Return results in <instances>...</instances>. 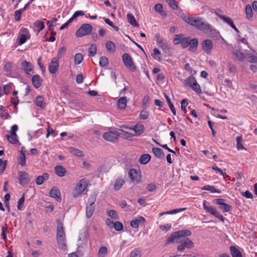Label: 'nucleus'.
I'll list each match as a JSON object with an SVG mask.
<instances>
[{
  "mask_svg": "<svg viewBox=\"0 0 257 257\" xmlns=\"http://www.w3.org/2000/svg\"><path fill=\"white\" fill-rule=\"evenodd\" d=\"M201 189L202 190H207L209 191L211 193H220L221 192L218 190H217L215 186H210V185H206L203 187Z\"/></svg>",
  "mask_w": 257,
  "mask_h": 257,
  "instance_id": "nucleus-35",
  "label": "nucleus"
},
{
  "mask_svg": "<svg viewBox=\"0 0 257 257\" xmlns=\"http://www.w3.org/2000/svg\"><path fill=\"white\" fill-rule=\"evenodd\" d=\"M59 65H49V71L51 74H55L58 70Z\"/></svg>",
  "mask_w": 257,
  "mask_h": 257,
  "instance_id": "nucleus-58",
  "label": "nucleus"
},
{
  "mask_svg": "<svg viewBox=\"0 0 257 257\" xmlns=\"http://www.w3.org/2000/svg\"><path fill=\"white\" fill-rule=\"evenodd\" d=\"M17 179L19 184L22 186H25L30 181L29 174L25 171H19L18 173Z\"/></svg>",
  "mask_w": 257,
  "mask_h": 257,
  "instance_id": "nucleus-9",
  "label": "nucleus"
},
{
  "mask_svg": "<svg viewBox=\"0 0 257 257\" xmlns=\"http://www.w3.org/2000/svg\"><path fill=\"white\" fill-rule=\"evenodd\" d=\"M117 105L119 108L123 109L126 106V98L123 96L119 98L117 101Z\"/></svg>",
  "mask_w": 257,
  "mask_h": 257,
  "instance_id": "nucleus-33",
  "label": "nucleus"
},
{
  "mask_svg": "<svg viewBox=\"0 0 257 257\" xmlns=\"http://www.w3.org/2000/svg\"><path fill=\"white\" fill-rule=\"evenodd\" d=\"M50 197L55 198L58 202H61L62 198L61 193L59 188L56 186H53L49 192Z\"/></svg>",
  "mask_w": 257,
  "mask_h": 257,
  "instance_id": "nucleus-13",
  "label": "nucleus"
},
{
  "mask_svg": "<svg viewBox=\"0 0 257 257\" xmlns=\"http://www.w3.org/2000/svg\"><path fill=\"white\" fill-rule=\"evenodd\" d=\"M245 59L249 63H257V56L252 53H245Z\"/></svg>",
  "mask_w": 257,
  "mask_h": 257,
  "instance_id": "nucleus-20",
  "label": "nucleus"
},
{
  "mask_svg": "<svg viewBox=\"0 0 257 257\" xmlns=\"http://www.w3.org/2000/svg\"><path fill=\"white\" fill-rule=\"evenodd\" d=\"M165 97L166 99L167 103L174 115H176V111L173 104L171 102L170 97L167 95L165 94Z\"/></svg>",
  "mask_w": 257,
  "mask_h": 257,
  "instance_id": "nucleus-37",
  "label": "nucleus"
},
{
  "mask_svg": "<svg viewBox=\"0 0 257 257\" xmlns=\"http://www.w3.org/2000/svg\"><path fill=\"white\" fill-rule=\"evenodd\" d=\"M97 48L95 44H92L90 45L88 50V55L89 56H94L96 52Z\"/></svg>",
  "mask_w": 257,
  "mask_h": 257,
  "instance_id": "nucleus-44",
  "label": "nucleus"
},
{
  "mask_svg": "<svg viewBox=\"0 0 257 257\" xmlns=\"http://www.w3.org/2000/svg\"><path fill=\"white\" fill-rule=\"evenodd\" d=\"M22 13L23 12L20 9L15 12L14 18L16 21L19 22L21 21Z\"/></svg>",
  "mask_w": 257,
  "mask_h": 257,
  "instance_id": "nucleus-50",
  "label": "nucleus"
},
{
  "mask_svg": "<svg viewBox=\"0 0 257 257\" xmlns=\"http://www.w3.org/2000/svg\"><path fill=\"white\" fill-rule=\"evenodd\" d=\"M132 130H134L138 135H140L144 132V126L143 125H136Z\"/></svg>",
  "mask_w": 257,
  "mask_h": 257,
  "instance_id": "nucleus-40",
  "label": "nucleus"
},
{
  "mask_svg": "<svg viewBox=\"0 0 257 257\" xmlns=\"http://www.w3.org/2000/svg\"><path fill=\"white\" fill-rule=\"evenodd\" d=\"M119 133L116 131L105 132L103 135V139L108 142L115 143L117 142Z\"/></svg>",
  "mask_w": 257,
  "mask_h": 257,
  "instance_id": "nucleus-10",
  "label": "nucleus"
},
{
  "mask_svg": "<svg viewBox=\"0 0 257 257\" xmlns=\"http://www.w3.org/2000/svg\"><path fill=\"white\" fill-rule=\"evenodd\" d=\"M87 243V239L84 234H80L79 236L77 245L79 247H83Z\"/></svg>",
  "mask_w": 257,
  "mask_h": 257,
  "instance_id": "nucleus-22",
  "label": "nucleus"
},
{
  "mask_svg": "<svg viewBox=\"0 0 257 257\" xmlns=\"http://www.w3.org/2000/svg\"><path fill=\"white\" fill-rule=\"evenodd\" d=\"M245 14L246 15V18L247 19L249 20H252L253 13L251 7L249 5H247L245 6Z\"/></svg>",
  "mask_w": 257,
  "mask_h": 257,
  "instance_id": "nucleus-38",
  "label": "nucleus"
},
{
  "mask_svg": "<svg viewBox=\"0 0 257 257\" xmlns=\"http://www.w3.org/2000/svg\"><path fill=\"white\" fill-rule=\"evenodd\" d=\"M56 239L59 248L63 251L67 249L66 234L63 228V223L59 219L57 220Z\"/></svg>",
  "mask_w": 257,
  "mask_h": 257,
  "instance_id": "nucleus-3",
  "label": "nucleus"
},
{
  "mask_svg": "<svg viewBox=\"0 0 257 257\" xmlns=\"http://www.w3.org/2000/svg\"><path fill=\"white\" fill-rule=\"evenodd\" d=\"M183 86L187 89H191L197 94L202 93L200 85L197 82L195 78L191 74L183 80Z\"/></svg>",
  "mask_w": 257,
  "mask_h": 257,
  "instance_id": "nucleus-4",
  "label": "nucleus"
},
{
  "mask_svg": "<svg viewBox=\"0 0 257 257\" xmlns=\"http://www.w3.org/2000/svg\"><path fill=\"white\" fill-rule=\"evenodd\" d=\"M150 103V97L148 95H146L144 97L143 101H142V105L143 108L145 109L147 108L149 106Z\"/></svg>",
  "mask_w": 257,
  "mask_h": 257,
  "instance_id": "nucleus-47",
  "label": "nucleus"
},
{
  "mask_svg": "<svg viewBox=\"0 0 257 257\" xmlns=\"http://www.w3.org/2000/svg\"><path fill=\"white\" fill-rule=\"evenodd\" d=\"M92 26L90 24H82L76 31L75 35L78 38H81L85 35H88L91 34Z\"/></svg>",
  "mask_w": 257,
  "mask_h": 257,
  "instance_id": "nucleus-7",
  "label": "nucleus"
},
{
  "mask_svg": "<svg viewBox=\"0 0 257 257\" xmlns=\"http://www.w3.org/2000/svg\"><path fill=\"white\" fill-rule=\"evenodd\" d=\"M124 180L122 178H117L115 180V183L114 184V189L115 191L119 190L122 187V186L124 184Z\"/></svg>",
  "mask_w": 257,
  "mask_h": 257,
  "instance_id": "nucleus-30",
  "label": "nucleus"
},
{
  "mask_svg": "<svg viewBox=\"0 0 257 257\" xmlns=\"http://www.w3.org/2000/svg\"><path fill=\"white\" fill-rule=\"evenodd\" d=\"M33 65H23L22 69L28 75H31L33 73Z\"/></svg>",
  "mask_w": 257,
  "mask_h": 257,
  "instance_id": "nucleus-45",
  "label": "nucleus"
},
{
  "mask_svg": "<svg viewBox=\"0 0 257 257\" xmlns=\"http://www.w3.org/2000/svg\"><path fill=\"white\" fill-rule=\"evenodd\" d=\"M213 42L209 39L204 40L202 43V47L203 50L207 54H209L213 48Z\"/></svg>",
  "mask_w": 257,
  "mask_h": 257,
  "instance_id": "nucleus-14",
  "label": "nucleus"
},
{
  "mask_svg": "<svg viewBox=\"0 0 257 257\" xmlns=\"http://www.w3.org/2000/svg\"><path fill=\"white\" fill-rule=\"evenodd\" d=\"M70 152L76 156L82 157L84 156L83 153L77 149L72 148L70 149Z\"/></svg>",
  "mask_w": 257,
  "mask_h": 257,
  "instance_id": "nucleus-42",
  "label": "nucleus"
},
{
  "mask_svg": "<svg viewBox=\"0 0 257 257\" xmlns=\"http://www.w3.org/2000/svg\"><path fill=\"white\" fill-rule=\"evenodd\" d=\"M4 70L6 72V75L8 76L11 75L12 65H4Z\"/></svg>",
  "mask_w": 257,
  "mask_h": 257,
  "instance_id": "nucleus-63",
  "label": "nucleus"
},
{
  "mask_svg": "<svg viewBox=\"0 0 257 257\" xmlns=\"http://www.w3.org/2000/svg\"><path fill=\"white\" fill-rule=\"evenodd\" d=\"M34 26L35 28H37V31L38 33H39L40 31H41L45 28L44 22L40 20H37L34 23Z\"/></svg>",
  "mask_w": 257,
  "mask_h": 257,
  "instance_id": "nucleus-32",
  "label": "nucleus"
},
{
  "mask_svg": "<svg viewBox=\"0 0 257 257\" xmlns=\"http://www.w3.org/2000/svg\"><path fill=\"white\" fill-rule=\"evenodd\" d=\"M145 222V219L143 216H138L131 222V226L134 228H138L140 224H143Z\"/></svg>",
  "mask_w": 257,
  "mask_h": 257,
  "instance_id": "nucleus-15",
  "label": "nucleus"
},
{
  "mask_svg": "<svg viewBox=\"0 0 257 257\" xmlns=\"http://www.w3.org/2000/svg\"><path fill=\"white\" fill-rule=\"evenodd\" d=\"M203 208L206 213L213 215L222 222H224V217L223 216L217 211L215 207L210 205L209 202H207L206 200H204L203 202Z\"/></svg>",
  "mask_w": 257,
  "mask_h": 257,
  "instance_id": "nucleus-5",
  "label": "nucleus"
},
{
  "mask_svg": "<svg viewBox=\"0 0 257 257\" xmlns=\"http://www.w3.org/2000/svg\"><path fill=\"white\" fill-rule=\"evenodd\" d=\"M66 51V48L65 47L63 46L59 49L58 52V57L59 58H61L63 56V55L65 53Z\"/></svg>",
  "mask_w": 257,
  "mask_h": 257,
  "instance_id": "nucleus-62",
  "label": "nucleus"
},
{
  "mask_svg": "<svg viewBox=\"0 0 257 257\" xmlns=\"http://www.w3.org/2000/svg\"><path fill=\"white\" fill-rule=\"evenodd\" d=\"M84 15V13L83 11H76L74 14L73 15H72V16L70 18L72 21H73L75 19H76V18H77L78 17H79V16H82Z\"/></svg>",
  "mask_w": 257,
  "mask_h": 257,
  "instance_id": "nucleus-54",
  "label": "nucleus"
},
{
  "mask_svg": "<svg viewBox=\"0 0 257 257\" xmlns=\"http://www.w3.org/2000/svg\"><path fill=\"white\" fill-rule=\"evenodd\" d=\"M54 170L56 174L59 177H64L66 174V170L65 168L61 165H57L54 167Z\"/></svg>",
  "mask_w": 257,
  "mask_h": 257,
  "instance_id": "nucleus-18",
  "label": "nucleus"
},
{
  "mask_svg": "<svg viewBox=\"0 0 257 257\" xmlns=\"http://www.w3.org/2000/svg\"><path fill=\"white\" fill-rule=\"evenodd\" d=\"M94 209L95 205L86 204V216L88 218H90L92 216Z\"/></svg>",
  "mask_w": 257,
  "mask_h": 257,
  "instance_id": "nucleus-25",
  "label": "nucleus"
},
{
  "mask_svg": "<svg viewBox=\"0 0 257 257\" xmlns=\"http://www.w3.org/2000/svg\"><path fill=\"white\" fill-rule=\"evenodd\" d=\"M105 46L107 50L109 53H113L115 50V46L114 43L108 41L105 43Z\"/></svg>",
  "mask_w": 257,
  "mask_h": 257,
  "instance_id": "nucleus-36",
  "label": "nucleus"
},
{
  "mask_svg": "<svg viewBox=\"0 0 257 257\" xmlns=\"http://www.w3.org/2000/svg\"><path fill=\"white\" fill-rule=\"evenodd\" d=\"M19 164L22 166H25L26 165V156L25 154L22 153V155H20L19 159Z\"/></svg>",
  "mask_w": 257,
  "mask_h": 257,
  "instance_id": "nucleus-52",
  "label": "nucleus"
},
{
  "mask_svg": "<svg viewBox=\"0 0 257 257\" xmlns=\"http://www.w3.org/2000/svg\"><path fill=\"white\" fill-rule=\"evenodd\" d=\"M181 18L189 25L205 33H208L211 29V25L208 23H205L201 17H187L184 14H183L181 15Z\"/></svg>",
  "mask_w": 257,
  "mask_h": 257,
  "instance_id": "nucleus-2",
  "label": "nucleus"
},
{
  "mask_svg": "<svg viewBox=\"0 0 257 257\" xmlns=\"http://www.w3.org/2000/svg\"><path fill=\"white\" fill-rule=\"evenodd\" d=\"M89 181L85 179H81L76 184L73 193V196L75 198L80 196L87 187Z\"/></svg>",
  "mask_w": 257,
  "mask_h": 257,
  "instance_id": "nucleus-6",
  "label": "nucleus"
},
{
  "mask_svg": "<svg viewBox=\"0 0 257 257\" xmlns=\"http://www.w3.org/2000/svg\"><path fill=\"white\" fill-rule=\"evenodd\" d=\"M166 1L172 9L177 10L178 9V6L176 4L175 0H166Z\"/></svg>",
  "mask_w": 257,
  "mask_h": 257,
  "instance_id": "nucleus-55",
  "label": "nucleus"
},
{
  "mask_svg": "<svg viewBox=\"0 0 257 257\" xmlns=\"http://www.w3.org/2000/svg\"><path fill=\"white\" fill-rule=\"evenodd\" d=\"M30 36H26L25 34H19L17 42H18L19 45H22L24 44L27 40L30 39Z\"/></svg>",
  "mask_w": 257,
  "mask_h": 257,
  "instance_id": "nucleus-24",
  "label": "nucleus"
},
{
  "mask_svg": "<svg viewBox=\"0 0 257 257\" xmlns=\"http://www.w3.org/2000/svg\"><path fill=\"white\" fill-rule=\"evenodd\" d=\"M107 253V249L105 246H102L99 248L98 252V257H105Z\"/></svg>",
  "mask_w": 257,
  "mask_h": 257,
  "instance_id": "nucleus-43",
  "label": "nucleus"
},
{
  "mask_svg": "<svg viewBox=\"0 0 257 257\" xmlns=\"http://www.w3.org/2000/svg\"><path fill=\"white\" fill-rule=\"evenodd\" d=\"M57 21V19L53 18L51 21H48L47 23L48 28L49 30H51V28L54 27L53 23Z\"/></svg>",
  "mask_w": 257,
  "mask_h": 257,
  "instance_id": "nucleus-60",
  "label": "nucleus"
},
{
  "mask_svg": "<svg viewBox=\"0 0 257 257\" xmlns=\"http://www.w3.org/2000/svg\"><path fill=\"white\" fill-rule=\"evenodd\" d=\"M37 106L40 107L41 109H45L46 107V103L44 101V97L41 95L37 96L35 101Z\"/></svg>",
  "mask_w": 257,
  "mask_h": 257,
  "instance_id": "nucleus-21",
  "label": "nucleus"
},
{
  "mask_svg": "<svg viewBox=\"0 0 257 257\" xmlns=\"http://www.w3.org/2000/svg\"><path fill=\"white\" fill-rule=\"evenodd\" d=\"M189 37H184V35L179 34L176 35L173 40V43L175 45L180 44L182 48L185 49L189 46L188 41Z\"/></svg>",
  "mask_w": 257,
  "mask_h": 257,
  "instance_id": "nucleus-8",
  "label": "nucleus"
},
{
  "mask_svg": "<svg viewBox=\"0 0 257 257\" xmlns=\"http://www.w3.org/2000/svg\"><path fill=\"white\" fill-rule=\"evenodd\" d=\"M189 50L192 52H195L197 50L198 40L197 38H194L191 40V38L189 37V40L188 41Z\"/></svg>",
  "mask_w": 257,
  "mask_h": 257,
  "instance_id": "nucleus-16",
  "label": "nucleus"
},
{
  "mask_svg": "<svg viewBox=\"0 0 257 257\" xmlns=\"http://www.w3.org/2000/svg\"><path fill=\"white\" fill-rule=\"evenodd\" d=\"M19 34H25L26 36H30V37L31 36L28 29L27 28H26L24 27H22L20 29Z\"/></svg>",
  "mask_w": 257,
  "mask_h": 257,
  "instance_id": "nucleus-61",
  "label": "nucleus"
},
{
  "mask_svg": "<svg viewBox=\"0 0 257 257\" xmlns=\"http://www.w3.org/2000/svg\"><path fill=\"white\" fill-rule=\"evenodd\" d=\"M83 56L81 53H77L74 57V61L76 64H79L83 60Z\"/></svg>",
  "mask_w": 257,
  "mask_h": 257,
  "instance_id": "nucleus-46",
  "label": "nucleus"
},
{
  "mask_svg": "<svg viewBox=\"0 0 257 257\" xmlns=\"http://www.w3.org/2000/svg\"><path fill=\"white\" fill-rule=\"evenodd\" d=\"M151 55L154 59H158L159 61H160L161 53L157 48L154 49L153 53L151 54Z\"/></svg>",
  "mask_w": 257,
  "mask_h": 257,
  "instance_id": "nucleus-48",
  "label": "nucleus"
},
{
  "mask_svg": "<svg viewBox=\"0 0 257 257\" xmlns=\"http://www.w3.org/2000/svg\"><path fill=\"white\" fill-rule=\"evenodd\" d=\"M155 39L158 44H161L163 42V39L161 37V35L159 33L155 35Z\"/></svg>",
  "mask_w": 257,
  "mask_h": 257,
  "instance_id": "nucleus-64",
  "label": "nucleus"
},
{
  "mask_svg": "<svg viewBox=\"0 0 257 257\" xmlns=\"http://www.w3.org/2000/svg\"><path fill=\"white\" fill-rule=\"evenodd\" d=\"M122 60L124 64H134L131 56L128 53H124L122 56Z\"/></svg>",
  "mask_w": 257,
  "mask_h": 257,
  "instance_id": "nucleus-28",
  "label": "nucleus"
},
{
  "mask_svg": "<svg viewBox=\"0 0 257 257\" xmlns=\"http://www.w3.org/2000/svg\"><path fill=\"white\" fill-rule=\"evenodd\" d=\"M141 251L139 248H136L130 253V257H141Z\"/></svg>",
  "mask_w": 257,
  "mask_h": 257,
  "instance_id": "nucleus-53",
  "label": "nucleus"
},
{
  "mask_svg": "<svg viewBox=\"0 0 257 257\" xmlns=\"http://www.w3.org/2000/svg\"><path fill=\"white\" fill-rule=\"evenodd\" d=\"M107 214L110 217L115 219H118L119 218L118 215L116 211L114 210H109L107 211Z\"/></svg>",
  "mask_w": 257,
  "mask_h": 257,
  "instance_id": "nucleus-49",
  "label": "nucleus"
},
{
  "mask_svg": "<svg viewBox=\"0 0 257 257\" xmlns=\"http://www.w3.org/2000/svg\"><path fill=\"white\" fill-rule=\"evenodd\" d=\"M236 149L237 150L240 151L242 150H246L245 148L244 147L243 144H242V135L238 136L236 138Z\"/></svg>",
  "mask_w": 257,
  "mask_h": 257,
  "instance_id": "nucleus-27",
  "label": "nucleus"
},
{
  "mask_svg": "<svg viewBox=\"0 0 257 257\" xmlns=\"http://www.w3.org/2000/svg\"><path fill=\"white\" fill-rule=\"evenodd\" d=\"M172 227V225L170 223L166 224L160 226V229L164 231L167 232L170 230Z\"/></svg>",
  "mask_w": 257,
  "mask_h": 257,
  "instance_id": "nucleus-57",
  "label": "nucleus"
},
{
  "mask_svg": "<svg viewBox=\"0 0 257 257\" xmlns=\"http://www.w3.org/2000/svg\"><path fill=\"white\" fill-rule=\"evenodd\" d=\"M192 234L191 231L188 229H182L172 233L167 238L166 243H180L187 248H192L194 246L193 241L188 237Z\"/></svg>",
  "mask_w": 257,
  "mask_h": 257,
  "instance_id": "nucleus-1",
  "label": "nucleus"
},
{
  "mask_svg": "<svg viewBox=\"0 0 257 257\" xmlns=\"http://www.w3.org/2000/svg\"><path fill=\"white\" fill-rule=\"evenodd\" d=\"M128 176L130 177L132 181L135 184L139 183L141 180L140 174L135 169H131L129 170Z\"/></svg>",
  "mask_w": 257,
  "mask_h": 257,
  "instance_id": "nucleus-12",
  "label": "nucleus"
},
{
  "mask_svg": "<svg viewBox=\"0 0 257 257\" xmlns=\"http://www.w3.org/2000/svg\"><path fill=\"white\" fill-rule=\"evenodd\" d=\"M214 202L220 206V208L223 212H229L232 209V207L225 203V200L222 198H217L214 200Z\"/></svg>",
  "mask_w": 257,
  "mask_h": 257,
  "instance_id": "nucleus-11",
  "label": "nucleus"
},
{
  "mask_svg": "<svg viewBox=\"0 0 257 257\" xmlns=\"http://www.w3.org/2000/svg\"><path fill=\"white\" fill-rule=\"evenodd\" d=\"M113 227L115 230L119 231L122 230L123 226L120 222L117 221L113 223Z\"/></svg>",
  "mask_w": 257,
  "mask_h": 257,
  "instance_id": "nucleus-51",
  "label": "nucleus"
},
{
  "mask_svg": "<svg viewBox=\"0 0 257 257\" xmlns=\"http://www.w3.org/2000/svg\"><path fill=\"white\" fill-rule=\"evenodd\" d=\"M32 82L33 86L36 88H39L42 85V79H41L40 76L38 74L34 75L32 77Z\"/></svg>",
  "mask_w": 257,
  "mask_h": 257,
  "instance_id": "nucleus-17",
  "label": "nucleus"
},
{
  "mask_svg": "<svg viewBox=\"0 0 257 257\" xmlns=\"http://www.w3.org/2000/svg\"><path fill=\"white\" fill-rule=\"evenodd\" d=\"M221 12L220 10V9H217L215 12L214 13L216 15H217L220 19L222 20L224 22L227 23L228 25H229V23L232 21V19L228 17L225 16L224 15H222L221 14H218L217 12Z\"/></svg>",
  "mask_w": 257,
  "mask_h": 257,
  "instance_id": "nucleus-23",
  "label": "nucleus"
},
{
  "mask_svg": "<svg viewBox=\"0 0 257 257\" xmlns=\"http://www.w3.org/2000/svg\"><path fill=\"white\" fill-rule=\"evenodd\" d=\"M49 178V175L47 173H44L42 175L38 176L36 179V183L40 185H42L46 180H48Z\"/></svg>",
  "mask_w": 257,
  "mask_h": 257,
  "instance_id": "nucleus-19",
  "label": "nucleus"
},
{
  "mask_svg": "<svg viewBox=\"0 0 257 257\" xmlns=\"http://www.w3.org/2000/svg\"><path fill=\"white\" fill-rule=\"evenodd\" d=\"M149 112L146 110H142L140 114V117L142 119H147L149 117Z\"/></svg>",
  "mask_w": 257,
  "mask_h": 257,
  "instance_id": "nucleus-59",
  "label": "nucleus"
},
{
  "mask_svg": "<svg viewBox=\"0 0 257 257\" xmlns=\"http://www.w3.org/2000/svg\"><path fill=\"white\" fill-rule=\"evenodd\" d=\"M151 158V157L149 154H143L140 158V162L142 164L145 165L150 161Z\"/></svg>",
  "mask_w": 257,
  "mask_h": 257,
  "instance_id": "nucleus-34",
  "label": "nucleus"
},
{
  "mask_svg": "<svg viewBox=\"0 0 257 257\" xmlns=\"http://www.w3.org/2000/svg\"><path fill=\"white\" fill-rule=\"evenodd\" d=\"M188 104V103L187 99H183L181 102V109L185 113L186 112V107L187 106Z\"/></svg>",
  "mask_w": 257,
  "mask_h": 257,
  "instance_id": "nucleus-56",
  "label": "nucleus"
},
{
  "mask_svg": "<svg viewBox=\"0 0 257 257\" xmlns=\"http://www.w3.org/2000/svg\"><path fill=\"white\" fill-rule=\"evenodd\" d=\"M6 137L7 140L12 144H16L18 142V136L17 134L6 135Z\"/></svg>",
  "mask_w": 257,
  "mask_h": 257,
  "instance_id": "nucleus-31",
  "label": "nucleus"
},
{
  "mask_svg": "<svg viewBox=\"0 0 257 257\" xmlns=\"http://www.w3.org/2000/svg\"><path fill=\"white\" fill-rule=\"evenodd\" d=\"M233 53L235 55L236 58L239 61L242 62L245 59V55H244L243 53L240 51L236 50L233 52Z\"/></svg>",
  "mask_w": 257,
  "mask_h": 257,
  "instance_id": "nucleus-39",
  "label": "nucleus"
},
{
  "mask_svg": "<svg viewBox=\"0 0 257 257\" xmlns=\"http://www.w3.org/2000/svg\"><path fill=\"white\" fill-rule=\"evenodd\" d=\"M96 196L97 194L95 193L91 194L88 199L87 204L94 205L95 202L96 201Z\"/></svg>",
  "mask_w": 257,
  "mask_h": 257,
  "instance_id": "nucleus-41",
  "label": "nucleus"
},
{
  "mask_svg": "<svg viewBox=\"0 0 257 257\" xmlns=\"http://www.w3.org/2000/svg\"><path fill=\"white\" fill-rule=\"evenodd\" d=\"M152 152L157 158L162 159L164 157V153L160 148H153Z\"/></svg>",
  "mask_w": 257,
  "mask_h": 257,
  "instance_id": "nucleus-29",
  "label": "nucleus"
},
{
  "mask_svg": "<svg viewBox=\"0 0 257 257\" xmlns=\"http://www.w3.org/2000/svg\"><path fill=\"white\" fill-rule=\"evenodd\" d=\"M126 18L128 22L132 26L139 27V25L137 23L135 17L131 14H127L126 15Z\"/></svg>",
  "mask_w": 257,
  "mask_h": 257,
  "instance_id": "nucleus-26",
  "label": "nucleus"
}]
</instances>
